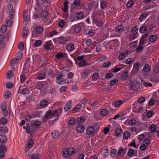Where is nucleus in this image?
<instances>
[{"mask_svg": "<svg viewBox=\"0 0 159 159\" xmlns=\"http://www.w3.org/2000/svg\"><path fill=\"white\" fill-rule=\"evenodd\" d=\"M85 120L83 117H80L79 118L77 121V122L78 124H80L85 121Z\"/></svg>", "mask_w": 159, "mask_h": 159, "instance_id": "47", "label": "nucleus"}, {"mask_svg": "<svg viewBox=\"0 0 159 159\" xmlns=\"http://www.w3.org/2000/svg\"><path fill=\"white\" fill-rule=\"evenodd\" d=\"M99 74L98 73H95L92 75V79L94 80H96L97 79H98Z\"/></svg>", "mask_w": 159, "mask_h": 159, "instance_id": "61", "label": "nucleus"}, {"mask_svg": "<svg viewBox=\"0 0 159 159\" xmlns=\"http://www.w3.org/2000/svg\"><path fill=\"white\" fill-rule=\"evenodd\" d=\"M150 41L152 42H154L156 41L157 39V35H152L150 37Z\"/></svg>", "mask_w": 159, "mask_h": 159, "instance_id": "25", "label": "nucleus"}, {"mask_svg": "<svg viewBox=\"0 0 159 159\" xmlns=\"http://www.w3.org/2000/svg\"><path fill=\"white\" fill-rule=\"evenodd\" d=\"M117 150L116 149L112 150L111 152V156L113 157H115L117 154Z\"/></svg>", "mask_w": 159, "mask_h": 159, "instance_id": "33", "label": "nucleus"}, {"mask_svg": "<svg viewBox=\"0 0 159 159\" xmlns=\"http://www.w3.org/2000/svg\"><path fill=\"white\" fill-rule=\"evenodd\" d=\"M118 80L117 79H114L111 81L110 82V85L113 86L116 84L118 83Z\"/></svg>", "mask_w": 159, "mask_h": 159, "instance_id": "50", "label": "nucleus"}, {"mask_svg": "<svg viewBox=\"0 0 159 159\" xmlns=\"http://www.w3.org/2000/svg\"><path fill=\"white\" fill-rule=\"evenodd\" d=\"M94 131V129L93 127L90 126L88 128L87 130V133L88 134L90 135L93 134Z\"/></svg>", "mask_w": 159, "mask_h": 159, "instance_id": "12", "label": "nucleus"}, {"mask_svg": "<svg viewBox=\"0 0 159 159\" xmlns=\"http://www.w3.org/2000/svg\"><path fill=\"white\" fill-rule=\"evenodd\" d=\"M43 84L41 82H38L37 84L36 88L38 89H41L43 88Z\"/></svg>", "mask_w": 159, "mask_h": 159, "instance_id": "60", "label": "nucleus"}, {"mask_svg": "<svg viewBox=\"0 0 159 159\" xmlns=\"http://www.w3.org/2000/svg\"><path fill=\"white\" fill-rule=\"evenodd\" d=\"M0 151L6 152L7 151V148L6 146L3 144L0 145Z\"/></svg>", "mask_w": 159, "mask_h": 159, "instance_id": "31", "label": "nucleus"}, {"mask_svg": "<svg viewBox=\"0 0 159 159\" xmlns=\"http://www.w3.org/2000/svg\"><path fill=\"white\" fill-rule=\"evenodd\" d=\"M29 32V30L28 28L25 27L22 29V38H26Z\"/></svg>", "mask_w": 159, "mask_h": 159, "instance_id": "6", "label": "nucleus"}, {"mask_svg": "<svg viewBox=\"0 0 159 159\" xmlns=\"http://www.w3.org/2000/svg\"><path fill=\"white\" fill-rule=\"evenodd\" d=\"M7 141V139L4 135L0 134V142L3 143H6Z\"/></svg>", "mask_w": 159, "mask_h": 159, "instance_id": "19", "label": "nucleus"}, {"mask_svg": "<svg viewBox=\"0 0 159 159\" xmlns=\"http://www.w3.org/2000/svg\"><path fill=\"white\" fill-rule=\"evenodd\" d=\"M82 78H86L89 75L88 72L85 70H83L81 73Z\"/></svg>", "mask_w": 159, "mask_h": 159, "instance_id": "34", "label": "nucleus"}, {"mask_svg": "<svg viewBox=\"0 0 159 159\" xmlns=\"http://www.w3.org/2000/svg\"><path fill=\"white\" fill-rule=\"evenodd\" d=\"M62 156L63 157H68L69 156L72 155V153H69V149L68 148H63L62 149Z\"/></svg>", "mask_w": 159, "mask_h": 159, "instance_id": "5", "label": "nucleus"}, {"mask_svg": "<svg viewBox=\"0 0 159 159\" xmlns=\"http://www.w3.org/2000/svg\"><path fill=\"white\" fill-rule=\"evenodd\" d=\"M33 61L36 63L37 61H41V58L40 56L38 54H35L33 57Z\"/></svg>", "mask_w": 159, "mask_h": 159, "instance_id": "18", "label": "nucleus"}, {"mask_svg": "<svg viewBox=\"0 0 159 159\" xmlns=\"http://www.w3.org/2000/svg\"><path fill=\"white\" fill-rule=\"evenodd\" d=\"M7 11L9 13L10 18L11 19H12L14 16V11H13V9H8V10Z\"/></svg>", "mask_w": 159, "mask_h": 159, "instance_id": "37", "label": "nucleus"}, {"mask_svg": "<svg viewBox=\"0 0 159 159\" xmlns=\"http://www.w3.org/2000/svg\"><path fill=\"white\" fill-rule=\"evenodd\" d=\"M69 3V2L66 1H65L64 4V7L63 8V11L65 12L67 11L68 7V4Z\"/></svg>", "mask_w": 159, "mask_h": 159, "instance_id": "36", "label": "nucleus"}, {"mask_svg": "<svg viewBox=\"0 0 159 159\" xmlns=\"http://www.w3.org/2000/svg\"><path fill=\"white\" fill-rule=\"evenodd\" d=\"M139 30V27L137 26H135L131 29V32L132 34L130 36V37L132 40H133L136 38V34L138 33Z\"/></svg>", "mask_w": 159, "mask_h": 159, "instance_id": "1", "label": "nucleus"}, {"mask_svg": "<svg viewBox=\"0 0 159 159\" xmlns=\"http://www.w3.org/2000/svg\"><path fill=\"white\" fill-rule=\"evenodd\" d=\"M130 134L129 132L125 131L123 134V138L125 139H127L130 136Z\"/></svg>", "mask_w": 159, "mask_h": 159, "instance_id": "45", "label": "nucleus"}, {"mask_svg": "<svg viewBox=\"0 0 159 159\" xmlns=\"http://www.w3.org/2000/svg\"><path fill=\"white\" fill-rule=\"evenodd\" d=\"M41 122L40 121L37 120L33 124L34 127L36 129L39 128L40 127Z\"/></svg>", "mask_w": 159, "mask_h": 159, "instance_id": "24", "label": "nucleus"}, {"mask_svg": "<svg viewBox=\"0 0 159 159\" xmlns=\"http://www.w3.org/2000/svg\"><path fill=\"white\" fill-rule=\"evenodd\" d=\"M72 101L71 100H70L66 102V106L64 108L65 111H67L71 108L70 107L72 105Z\"/></svg>", "mask_w": 159, "mask_h": 159, "instance_id": "7", "label": "nucleus"}, {"mask_svg": "<svg viewBox=\"0 0 159 159\" xmlns=\"http://www.w3.org/2000/svg\"><path fill=\"white\" fill-rule=\"evenodd\" d=\"M62 111V108H59L53 111V112L55 116V117L58 118V117L61 115Z\"/></svg>", "mask_w": 159, "mask_h": 159, "instance_id": "10", "label": "nucleus"}, {"mask_svg": "<svg viewBox=\"0 0 159 159\" xmlns=\"http://www.w3.org/2000/svg\"><path fill=\"white\" fill-rule=\"evenodd\" d=\"M126 56L125 53L120 52L119 56L118 58L120 60H122Z\"/></svg>", "mask_w": 159, "mask_h": 159, "instance_id": "54", "label": "nucleus"}, {"mask_svg": "<svg viewBox=\"0 0 159 159\" xmlns=\"http://www.w3.org/2000/svg\"><path fill=\"white\" fill-rule=\"evenodd\" d=\"M76 16L78 19H82L84 18V14L82 12H78L76 14Z\"/></svg>", "mask_w": 159, "mask_h": 159, "instance_id": "28", "label": "nucleus"}, {"mask_svg": "<svg viewBox=\"0 0 159 159\" xmlns=\"http://www.w3.org/2000/svg\"><path fill=\"white\" fill-rule=\"evenodd\" d=\"M107 4V3L105 1L101 2V7L102 9H104L106 7Z\"/></svg>", "mask_w": 159, "mask_h": 159, "instance_id": "41", "label": "nucleus"}, {"mask_svg": "<svg viewBox=\"0 0 159 159\" xmlns=\"http://www.w3.org/2000/svg\"><path fill=\"white\" fill-rule=\"evenodd\" d=\"M136 123V121L134 119H132L129 122V124L130 125L132 126L134 125Z\"/></svg>", "mask_w": 159, "mask_h": 159, "instance_id": "63", "label": "nucleus"}, {"mask_svg": "<svg viewBox=\"0 0 159 159\" xmlns=\"http://www.w3.org/2000/svg\"><path fill=\"white\" fill-rule=\"evenodd\" d=\"M59 43L61 44H64L68 41L66 38L63 37H60L58 39Z\"/></svg>", "mask_w": 159, "mask_h": 159, "instance_id": "17", "label": "nucleus"}, {"mask_svg": "<svg viewBox=\"0 0 159 159\" xmlns=\"http://www.w3.org/2000/svg\"><path fill=\"white\" fill-rule=\"evenodd\" d=\"M33 141L32 139H30L27 142V147L28 148H31L33 144Z\"/></svg>", "mask_w": 159, "mask_h": 159, "instance_id": "40", "label": "nucleus"}, {"mask_svg": "<svg viewBox=\"0 0 159 159\" xmlns=\"http://www.w3.org/2000/svg\"><path fill=\"white\" fill-rule=\"evenodd\" d=\"M75 122L76 120L74 118H72L70 120L68 124L69 125H72Z\"/></svg>", "mask_w": 159, "mask_h": 159, "instance_id": "59", "label": "nucleus"}, {"mask_svg": "<svg viewBox=\"0 0 159 159\" xmlns=\"http://www.w3.org/2000/svg\"><path fill=\"white\" fill-rule=\"evenodd\" d=\"M74 46L73 44H70L68 45L66 49L68 51H70L74 49Z\"/></svg>", "mask_w": 159, "mask_h": 159, "instance_id": "39", "label": "nucleus"}, {"mask_svg": "<svg viewBox=\"0 0 159 159\" xmlns=\"http://www.w3.org/2000/svg\"><path fill=\"white\" fill-rule=\"evenodd\" d=\"M143 71L145 72H147L150 70V67L148 64H146L143 68Z\"/></svg>", "mask_w": 159, "mask_h": 159, "instance_id": "48", "label": "nucleus"}, {"mask_svg": "<svg viewBox=\"0 0 159 159\" xmlns=\"http://www.w3.org/2000/svg\"><path fill=\"white\" fill-rule=\"evenodd\" d=\"M108 111L106 109H101L100 111V114L102 116H105L108 114Z\"/></svg>", "mask_w": 159, "mask_h": 159, "instance_id": "35", "label": "nucleus"}, {"mask_svg": "<svg viewBox=\"0 0 159 159\" xmlns=\"http://www.w3.org/2000/svg\"><path fill=\"white\" fill-rule=\"evenodd\" d=\"M128 74V71L122 72L121 76V79L123 80H127L129 77Z\"/></svg>", "mask_w": 159, "mask_h": 159, "instance_id": "11", "label": "nucleus"}, {"mask_svg": "<svg viewBox=\"0 0 159 159\" xmlns=\"http://www.w3.org/2000/svg\"><path fill=\"white\" fill-rule=\"evenodd\" d=\"M43 29L41 26H37L35 29V31L37 34H40L43 31Z\"/></svg>", "mask_w": 159, "mask_h": 159, "instance_id": "20", "label": "nucleus"}, {"mask_svg": "<svg viewBox=\"0 0 159 159\" xmlns=\"http://www.w3.org/2000/svg\"><path fill=\"white\" fill-rule=\"evenodd\" d=\"M7 122V120L6 118L2 117L0 119V124L2 125L6 124Z\"/></svg>", "mask_w": 159, "mask_h": 159, "instance_id": "27", "label": "nucleus"}, {"mask_svg": "<svg viewBox=\"0 0 159 159\" xmlns=\"http://www.w3.org/2000/svg\"><path fill=\"white\" fill-rule=\"evenodd\" d=\"M8 130V128L6 126L0 127V131L4 133H6Z\"/></svg>", "mask_w": 159, "mask_h": 159, "instance_id": "26", "label": "nucleus"}, {"mask_svg": "<svg viewBox=\"0 0 159 159\" xmlns=\"http://www.w3.org/2000/svg\"><path fill=\"white\" fill-rule=\"evenodd\" d=\"M134 4V2L131 0L129 1L127 3V6L129 8H130L132 7Z\"/></svg>", "mask_w": 159, "mask_h": 159, "instance_id": "38", "label": "nucleus"}, {"mask_svg": "<svg viewBox=\"0 0 159 159\" xmlns=\"http://www.w3.org/2000/svg\"><path fill=\"white\" fill-rule=\"evenodd\" d=\"M7 30V27L6 25H2L0 29V31L2 33H5Z\"/></svg>", "mask_w": 159, "mask_h": 159, "instance_id": "44", "label": "nucleus"}, {"mask_svg": "<svg viewBox=\"0 0 159 159\" xmlns=\"http://www.w3.org/2000/svg\"><path fill=\"white\" fill-rule=\"evenodd\" d=\"M134 61V59L133 58H128L126 61H125V63L129 64L132 63Z\"/></svg>", "mask_w": 159, "mask_h": 159, "instance_id": "55", "label": "nucleus"}, {"mask_svg": "<svg viewBox=\"0 0 159 159\" xmlns=\"http://www.w3.org/2000/svg\"><path fill=\"white\" fill-rule=\"evenodd\" d=\"M60 133L57 130H54L51 134V136L54 139H57L59 136Z\"/></svg>", "mask_w": 159, "mask_h": 159, "instance_id": "13", "label": "nucleus"}, {"mask_svg": "<svg viewBox=\"0 0 159 159\" xmlns=\"http://www.w3.org/2000/svg\"><path fill=\"white\" fill-rule=\"evenodd\" d=\"M149 130L152 131V132L156 131L155 129H156V126L154 125H152L151 127H149Z\"/></svg>", "mask_w": 159, "mask_h": 159, "instance_id": "62", "label": "nucleus"}, {"mask_svg": "<svg viewBox=\"0 0 159 159\" xmlns=\"http://www.w3.org/2000/svg\"><path fill=\"white\" fill-rule=\"evenodd\" d=\"M74 31L76 33H79L82 30L81 28L80 25L78 24L73 26Z\"/></svg>", "mask_w": 159, "mask_h": 159, "instance_id": "15", "label": "nucleus"}, {"mask_svg": "<svg viewBox=\"0 0 159 159\" xmlns=\"http://www.w3.org/2000/svg\"><path fill=\"white\" fill-rule=\"evenodd\" d=\"M1 108L2 109V111L4 109H6L7 108V105L6 102H2L1 105Z\"/></svg>", "mask_w": 159, "mask_h": 159, "instance_id": "52", "label": "nucleus"}, {"mask_svg": "<svg viewBox=\"0 0 159 159\" xmlns=\"http://www.w3.org/2000/svg\"><path fill=\"white\" fill-rule=\"evenodd\" d=\"M53 116H55L53 112H52L50 110L47 111L45 115V118H52Z\"/></svg>", "mask_w": 159, "mask_h": 159, "instance_id": "9", "label": "nucleus"}, {"mask_svg": "<svg viewBox=\"0 0 159 159\" xmlns=\"http://www.w3.org/2000/svg\"><path fill=\"white\" fill-rule=\"evenodd\" d=\"M147 16V15L146 14L144 13L142 14L139 18V20L140 21H143L145 18H146Z\"/></svg>", "mask_w": 159, "mask_h": 159, "instance_id": "56", "label": "nucleus"}, {"mask_svg": "<svg viewBox=\"0 0 159 159\" xmlns=\"http://www.w3.org/2000/svg\"><path fill=\"white\" fill-rule=\"evenodd\" d=\"M122 131L121 129L118 128L115 131V133L117 136H120L122 134Z\"/></svg>", "mask_w": 159, "mask_h": 159, "instance_id": "21", "label": "nucleus"}, {"mask_svg": "<svg viewBox=\"0 0 159 159\" xmlns=\"http://www.w3.org/2000/svg\"><path fill=\"white\" fill-rule=\"evenodd\" d=\"M123 103V102L122 101L118 100L116 101L114 103H112V105L113 107H119Z\"/></svg>", "mask_w": 159, "mask_h": 159, "instance_id": "16", "label": "nucleus"}, {"mask_svg": "<svg viewBox=\"0 0 159 159\" xmlns=\"http://www.w3.org/2000/svg\"><path fill=\"white\" fill-rule=\"evenodd\" d=\"M41 14L42 17H46L48 15V12L47 10H43L41 11Z\"/></svg>", "mask_w": 159, "mask_h": 159, "instance_id": "32", "label": "nucleus"}, {"mask_svg": "<svg viewBox=\"0 0 159 159\" xmlns=\"http://www.w3.org/2000/svg\"><path fill=\"white\" fill-rule=\"evenodd\" d=\"M124 27L121 25H119L116 29V32L118 33H121L123 31Z\"/></svg>", "mask_w": 159, "mask_h": 159, "instance_id": "29", "label": "nucleus"}, {"mask_svg": "<svg viewBox=\"0 0 159 159\" xmlns=\"http://www.w3.org/2000/svg\"><path fill=\"white\" fill-rule=\"evenodd\" d=\"M87 61H86L84 60L82 61H80L79 62V64L80 65V66L82 67L85 65H87Z\"/></svg>", "mask_w": 159, "mask_h": 159, "instance_id": "51", "label": "nucleus"}, {"mask_svg": "<svg viewBox=\"0 0 159 159\" xmlns=\"http://www.w3.org/2000/svg\"><path fill=\"white\" fill-rule=\"evenodd\" d=\"M42 43V42L41 40H38L35 42L34 45L36 47H39L41 45Z\"/></svg>", "mask_w": 159, "mask_h": 159, "instance_id": "49", "label": "nucleus"}, {"mask_svg": "<svg viewBox=\"0 0 159 159\" xmlns=\"http://www.w3.org/2000/svg\"><path fill=\"white\" fill-rule=\"evenodd\" d=\"M48 105V102L47 101L43 100L39 104L36 105L37 109H39L46 107Z\"/></svg>", "mask_w": 159, "mask_h": 159, "instance_id": "3", "label": "nucleus"}, {"mask_svg": "<svg viewBox=\"0 0 159 159\" xmlns=\"http://www.w3.org/2000/svg\"><path fill=\"white\" fill-rule=\"evenodd\" d=\"M140 64L139 62H136L134 65V68L133 71L135 73H137L139 70Z\"/></svg>", "mask_w": 159, "mask_h": 159, "instance_id": "14", "label": "nucleus"}, {"mask_svg": "<svg viewBox=\"0 0 159 159\" xmlns=\"http://www.w3.org/2000/svg\"><path fill=\"white\" fill-rule=\"evenodd\" d=\"M31 159H39V155L37 154H32Z\"/></svg>", "mask_w": 159, "mask_h": 159, "instance_id": "64", "label": "nucleus"}, {"mask_svg": "<svg viewBox=\"0 0 159 159\" xmlns=\"http://www.w3.org/2000/svg\"><path fill=\"white\" fill-rule=\"evenodd\" d=\"M147 30V27L145 25H142L140 27L139 29V32L140 33H144Z\"/></svg>", "mask_w": 159, "mask_h": 159, "instance_id": "22", "label": "nucleus"}, {"mask_svg": "<svg viewBox=\"0 0 159 159\" xmlns=\"http://www.w3.org/2000/svg\"><path fill=\"white\" fill-rule=\"evenodd\" d=\"M6 78L7 79H10L13 76V74L12 71L11 70L8 71L7 73Z\"/></svg>", "mask_w": 159, "mask_h": 159, "instance_id": "30", "label": "nucleus"}, {"mask_svg": "<svg viewBox=\"0 0 159 159\" xmlns=\"http://www.w3.org/2000/svg\"><path fill=\"white\" fill-rule=\"evenodd\" d=\"M11 92L9 90H7L5 93L4 96L6 98H9L10 97Z\"/></svg>", "mask_w": 159, "mask_h": 159, "instance_id": "57", "label": "nucleus"}, {"mask_svg": "<svg viewBox=\"0 0 159 159\" xmlns=\"http://www.w3.org/2000/svg\"><path fill=\"white\" fill-rule=\"evenodd\" d=\"M18 48L21 50H23L24 49V43L23 42H20L19 43L18 46Z\"/></svg>", "mask_w": 159, "mask_h": 159, "instance_id": "43", "label": "nucleus"}, {"mask_svg": "<svg viewBox=\"0 0 159 159\" xmlns=\"http://www.w3.org/2000/svg\"><path fill=\"white\" fill-rule=\"evenodd\" d=\"M18 60L16 58H15L14 59H13L10 62V65L11 66H12V65H15L16 63H17Z\"/></svg>", "mask_w": 159, "mask_h": 159, "instance_id": "46", "label": "nucleus"}, {"mask_svg": "<svg viewBox=\"0 0 159 159\" xmlns=\"http://www.w3.org/2000/svg\"><path fill=\"white\" fill-rule=\"evenodd\" d=\"M22 93L24 94H28L29 93V90L27 88L22 89L21 90Z\"/></svg>", "mask_w": 159, "mask_h": 159, "instance_id": "58", "label": "nucleus"}, {"mask_svg": "<svg viewBox=\"0 0 159 159\" xmlns=\"http://www.w3.org/2000/svg\"><path fill=\"white\" fill-rule=\"evenodd\" d=\"M63 75V74L60 73L57 77L56 82L57 84H60L62 82L64 81V79L62 78Z\"/></svg>", "mask_w": 159, "mask_h": 159, "instance_id": "4", "label": "nucleus"}, {"mask_svg": "<svg viewBox=\"0 0 159 159\" xmlns=\"http://www.w3.org/2000/svg\"><path fill=\"white\" fill-rule=\"evenodd\" d=\"M137 81L139 82V83L140 84H141L142 85L143 84V85L146 86V87H148V86L151 87L152 86V84L149 82L146 83L145 84H144V82L143 80L139 78H137Z\"/></svg>", "mask_w": 159, "mask_h": 159, "instance_id": "8", "label": "nucleus"}, {"mask_svg": "<svg viewBox=\"0 0 159 159\" xmlns=\"http://www.w3.org/2000/svg\"><path fill=\"white\" fill-rule=\"evenodd\" d=\"M38 5H41L43 7H47L50 5V2L44 0H36Z\"/></svg>", "mask_w": 159, "mask_h": 159, "instance_id": "2", "label": "nucleus"}, {"mask_svg": "<svg viewBox=\"0 0 159 159\" xmlns=\"http://www.w3.org/2000/svg\"><path fill=\"white\" fill-rule=\"evenodd\" d=\"M93 23H95L98 26H101L102 25V23L101 21L98 20H94L93 21Z\"/></svg>", "mask_w": 159, "mask_h": 159, "instance_id": "53", "label": "nucleus"}, {"mask_svg": "<svg viewBox=\"0 0 159 159\" xmlns=\"http://www.w3.org/2000/svg\"><path fill=\"white\" fill-rule=\"evenodd\" d=\"M85 129L84 126H79L76 128L77 131L78 133H81Z\"/></svg>", "mask_w": 159, "mask_h": 159, "instance_id": "23", "label": "nucleus"}, {"mask_svg": "<svg viewBox=\"0 0 159 159\" xmlns=\"http://www.w3.org/2000/svg\"><path fill=\"white\" fill-rule=\"evenodd\" d=\"M143 49V47L142 45H139V46L137 48L136 51L137 52L139 53L141 52Z\"/></svg>", "mask_w": 159, "mask_h": 159, "instance_id": "42", "label": "nucleus"}]
</instances>
